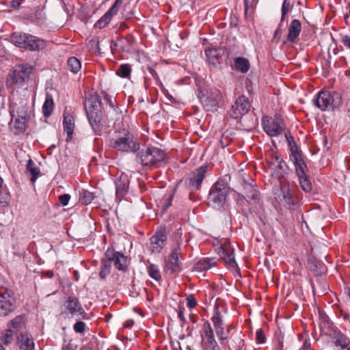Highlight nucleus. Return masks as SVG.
I'll use <instances>...</instances> for the list:
<instances>
[{
  "label": "nucleus",
  "instance_id": "nucleus-49",
  "mask_svg": "<svg viewBox=\"0 0 350 350\" xmlns=\"http://www.w3.org/2000/svg\"><path fill=\"white\" fill-rule=\"evenodd\" d=\"M16 117L21 118V120H28L29 118V113H28V107L26 105H22L21 107H18L16 110Z\"/></svg>",
  "mask_w": 350,
  "mask_h": 350
},
{
  "label": "nucleus",
  "instance_id": "nucleus-1",
  "mask_svg": "<svg viewBox=\"0 0 350 350\" xmlns=\"http://www.w3.org/2000/svg\"><path fill=\"white\" fill-rule=\"evenodd\" d=\"M164 150L154 146L140 149L135 154V161L148 169L160 167L165 164Z\"/></svg>",
  "mask_w": 350,
  "mask_h": 350
},
{
  "label": "nucleus",
  "instance_id": "nucleus-13",
  "mask_svg": "<svg viewBox=\"0 0 350 350\" xmlns=\"http://www.w3.org/2000/svg\"><path fill=\"white\" fill-rule=\"evenodd\" d=\"M269 164L272 168L271 176L280 180V185H281V183H288L284 180L287 165L280 156L272 158L271 161H269Z\"/></svg>",
  "mask_w": 350,
  "mask_h": 350
},
{
  "label": "nucleus",
  "instance_id": "nucleus-20",
  "mask_svg": "<svg viewBox=\"0 0 350 350\" xmlns=\"http://www.w3.org/2000/svg\"><path fill=\"white\" fill-rule=\"evenodd\" d=\"M167 241V235L165 230H157L155 234L150 238V243L152 245V251L153 252H159L165 246Z\"/></svg>",
  "mask_w": 350,
  "mask_h": 350
},
{
  "label": "nucleus",
  "instance_id": "nucleus-52",
  "mask_svg": "<svg viewBox=\"0 0 350 350\" xmlns=\"http://www.w3.org/2000/svg\"><path fill=\"white\" fill-rule=\"evenodd\" d=\"M73 329L76 333L83 334L85 330V323L81 321H77L74 324Z\"/></svg>",
  "mask_w": 350,
  "mask_h": 350
},
{
  "label": "nucleus",
  "instance_id": "nucleus-29",
  "mask_svg": "<svg viewBox=\"0 0 350 350\" xmlns=\"http://www.w3.org/2000/svg\"><path fill=\"white\" fill-rule=\"evenodd\" d=\"M204 334L207 340V344L212 350H219L217 341L215 339L213 331L208 322L204 324Z\"/></svg>",
  "mask_w": 350,
  "mask_h": 350
},
{
  "label": "nucleus",
  "instance_id": "nucleus-40",
  "mask_svg": "<svg viewBox=\"0 0 350 350\" xmlns=\"http://www.w3.org/2000/svg\"><path fill=\"white\" fill-rule=\"evenodd\" d=\"M67 66L68 69L73 73H77L81 68V62L75 57L68 59Z\"/></svg>",
  "mask_w": 350,
  "mask_h": 350
},
{
  "label": "nucleus",
  "instance_id": "nucleus-19",
  "mask_svg": "<svg viewBox=\"0 0 350 350\" xmlns=\"http://www.w3.org/2000/svg\"><path fill=\"white\" fill-rule=\"evenodd\" d=\"M121 5V0H116L112 6L107 12L96 23L95 27L102 29L105 27L111 21L113 16L116 15L119 7Z\"/></svg>",
  "mask_w": 350,
  "mask_h": 350
},
{
  "label": "nucleus",
  "instance_id": "nucleus-10",
  "mask_svg": "<svg viewBox=\"0 0 350 350\" xmlns=\"http://www.w3.org/2000/svg\"><path fill=\"white\" fill-rule=\"evenodd\" d=\"M63 310L62 313L67 317L79 316L80 318L85 319L86 312L83 310L79 299L75 297L69 296L66 298L63 304Z\"/></svg>",
  "mask_w": 350,
  "mask_h": 350
},
{
  "label": "nucleus",
  "instance_id": "nucleus-26",
  "mask_svg": "<svg viewBox=\"0 0 350 350\" xmlns=\"http://www.w3.org/2000/svg\"><path fill=\"white\" fill-rule=\"evenodd\" d=\"M319 327L323 335L327 334L332 328L336 327L323 311H319Z\"/></svg>",
  "mask_w": 350,
  "mask_h": 350
},
{
  "label": "nucleus",
  "instance_id": "nucleus-32",
  "mask_svg": "<svg viewBox=\"0 0 350 350\" xmlns=\"http://www.w3.org/2000/svg\"><path fill=\"white\" fill-rule=\"evenodd\" d=\"M26 33L18 31L14 32L10 36V42L17 47L23 48L27 37Z\"/></svg>",
  "mask_w": 350,
  "mask_h": 350
},
{
  "label": "nucleus",
  "instance_id": "nucleus-7",
  "mask_svg": "<svg viewBox=\"0 0 350 350\" xmlns=\"http://www.w3.org/2000/svg\"><path fill=\"white\" fill-rule=\"evenodd\" d=\"M252 182H247L242 180L241 183V191L237 193L239 200H245L250 205H256L260 202V193L258 189L257 185Z\"/></svg>",
  "mask_w": 350,
  "mask_h": 350
},
{
  "label": "nucleus",
  "instance_id": "nucleus-21",
  "mask_svg": "<svg viewBox=\"0 0 350 350\" xmlns=\"http://www.w3.org/2000/svg\"><path fill=\"white\" fill-rule=\"evenodd\" d=\"M290 159L293 163L297 176L300 175L304 176L307 174L308 169L301 152H295L294 155L290 156Z\"/></svg>",
  "mask_w": 350,
  "mask_h": 350
},
{
  "label": "nucleus",
  "instance_id": "nucleus-56",
  "mask_svg": "<svg viewBox=\"0 0 350 350\" xmlns=\"http://www.w3.org/2000/svg\"><path fill=\"white\" fill-rule=\"evenodd\" d=\"M70 199L69 194L65 193L59 196V201L62 206H66Z\"/></svg>",
  "mask_w": 350,
  "mask_h": 350
},
{
  "label": "nucleus",
  "instance_id": "nucleus-27",
  "mask_svg": "<svg viewBox=\"0 0 350 350\" xmlns=\"http://www.w3.org/2000/svg\"><path fill=\"white\" fill-rule=\"evenodd\" d=\"M116 197L121 200L127 192L129 180L126 177H120L115 180Z\"/></svg>",
  "mask_w": 350,
  "mask_h": 350
},
{
  "label": "nucleus",
  "instance_id": "nucleus-36",
  "mask_svg": "<svg viewBox=\"0 0 350 350\" xmlns=\"http://www.w3.org/2000/svg\"><path fill=\"white\" fill-rule=\"evenodd\" d=\"M215 265L213 258H204L198 262L196 265V269L199 271H207Z\"/></svg>",
  "mask_w": 350,
  "mask_h": 350
},
{
  "label": "nucleus",
  "instance_id": "nucleus-25",
  "mask_svg": "<svg viewBox=\"0 0 350 350\" xmlns=\"http://www.w3.org/2000/svg\"><path fill=\"white\" fill-rule=\"evenodd\" d=\"M301 31V23L297 19H293L288 26V32L286 40L293 43L299 36Z\"/></svg>",
  "mask_w": 350,
  "mask_h": 350
},
{
  "label": "nucleus",
  "instance_id": "nucleus-50",
  "mask_svg": "<svg viewBox=\"0 0 350 350\" xmlns=\"http://www.w3.org/2000/svg\"><path fill=\"white\" fill-rule=\"evenodd\" d=\"M118 252H115L113 248L109 247L104 254V258L102 259L103 261H109V262H112L115 258L116 257Z\"/></svg>",
  "mask_w": 350,
  "mask_h": 350
},
{
  "label": "nucleus",
  "instance_id": "nucleus-35",
  "mask_svg": "<svg viewBox=\"0 0 350 350\" xmlns=\"http://www.w3.org/2000/svg\"><path fill=\"white\" fill-rule=\"evenodd\" d=\"M250 66L249 60L245 57H239L234 59V68L242 73L247 72Z\"/></svg>",
  "mask_w": 350,
  "mask_h": 350
},
{
  "label": "nucleus",
  "instance_id": "nucleus-11",
  "mask_svg": "<svg viewBox=\"0 0 350 350\" xmlns=\"http://www.w3.org/2000/svg\"><path fill=\"white\" fill-rule=\"evenodd\" d=\"M16 308V299L11 291L0 289V316L7 317Z\"/></svg>",
  "mask_w": 350,
  "mask_h": 350
},
{
  "label": "nucleus",
  "instance_id": "nucleus-23",
  "mask_svg": "<svg viewBox=\"0 0 350 350\" xmlns=\"http://www.w3.org/2000/svg\"><path fill=\"white\" fill-rule=\"evenodd\" d=\"M280 189L282 193V198L280 200L281 202L285 207L292 209L295 206V202L289 184L281 183Z\"/></svg>",
  "mask_w": 350,
  "mask_h": 350
},
{
  "label": "nucleus",
  "instance_id": "nucleus-38",
  "mask_svg": "<svg viewBox=\"0 0 350 350\" xmlns=\"http://www.w3.org/2000/svg\"><path fill=\"white\" fill-rule=\"evenodd\" d=\"M298 180L300 187L305 192H310L312 190V186L310 180L309 176L307 174L304 176H298Z\"/></svg>",
  "mask_w": 350,
  "mask_h": 350
},
{
  "label": "nucleus",
  "instance_id": "nucleus-57",
  "mask_svg": "<svg viewBox=\"0 0 350 350\" xmlns=\"http://www.w3.org/2000/svg\"><path fill=\"white\" fill-rule=\"evenodd\" d=\"M197 304V301L193 295H189L187 297V305L189 308H194Z\"/></svg>",
  "mask_w": 350,
  "mask_h": 350
},
{
  "label": "nucleus",
  "instance_id": "nucleus-59",
  "mask_svg": "<svg viewBox=\"0 0 350 350\" xmlns=\"http://www.w3.org/2000/svg\"><path fill=\"white\" fill-rule=\"evenodd\" d=\"M185 308L183 307H180L178 312V318L180 319V320L182 322H185Z\"/></svg>",
  "mask_w": 350,
  "mask_h": 350
},
{
  "label": "nucleus",
  "instance_id": "nucleus-54",
  "mask_svg": "<svg viewBox=\"0 0 350 350\" xmlns=\"http://www.w3.org/2000/svg\"><path fill=\"white\" fill-rule=\"evenodd\" d=\"M256 340L258 343H264L265 342V336L263 331L261 329H258L256 331Z\"/></svg>",
  "mask_w": 350,
  "mask_h": 350
},
{
  "label": "nucleus",
  "instance_id": "nucleus-55",
  "mask_svg": "<svg viewBox=\"0 0 350 350\" xmlns=\"http://www.w3.org/2000/svg\"><path fill=\"white\" fill-rule=\"evenodd\" d=\"M255 0H244L245 14H247L250 9L254 7Z\"/></svg>",
  "mask_w": 350,
  "mask_h": 350
},
{
  "label": "nucleus",
  "instance_id": "nucleus-2",
  "mask_svg": "<svg viewBox=\"0 0 350 350\" xmlns=\"http://www.w3.org/2000/svg\"><path fill=\"white\" fill-rule=\"evenodd\" d=\"M230 179V174H225L211 187L208 196V206L216 209L224 207L229 193Z\"/></svg>",
  "mask_w": 350,
  "mask_h": 350
},
{
  "label": "nucleus",
  "instance_id": "nucleus-37",
  "mask_svg": "<svg viewBox=\"0 0 350 350\" xmlns=\"http://www.w3.org/2000/svg\"><path fill=\"white\" fill-rule=\"evenodd\" d=\"M310 269L315 275H321L325 273V266L321 262L316 260L309 261Z\"/></svg>",
  "mask_w": 350,
  "mask_h": 350
},
{
  "label": "nucleus",
  "instance_id": "nucleus-46",
  "mask_svg": "<svg viewBox=\"0 0 350 350\" xmlns=\"http://www.w3.org/2000/svg\"><path fill=\"white\" fill-rule=\"evenodd\" d=\"M131 68L129 64H121L116 70V74L122 78H127L130 76Z\"/></svg>",
  "mask_w": 350,
  "mask_h": 350
},
{
  "label": "nucleus",
  "instance_id": "nucleus-3",
  "mask_svg": "<svg viewBox=\"0 0 350 350\" xmlns=\"http://www.w3.org/2000/svg\"><path fill=\"white\" fill-rule=\"evenodd\" d=\"M100 103L101 99L97 94L90 95L84 103L88 122L96 135H100L103 128L101 122Z\"/></svg>",
  "mask_w": 350,
  "mask_h": 350
},
{
  "label": "nucleus",
  "instance_id": "nucleus-12",
  "mask_svg": "<svg viewBox=\"0 0 350 350\" xmlns=\"http://www.w3.org/2000/svg\"><path fill=\"white\" fill-rule=\"evenodd\" d=\"M250 109V103L245 96H239L232 105L228 113L234 119L242 118L248 113Z\"/></svg>",
  "mask_w": 350,
  "mask_h": 350
},
{
  "label": "nucleus",
  "instance_id": "nucleus-45",
  "mask_svg": "<svg viewBox=\"0 0 350 350\" xmlns=\"http://www.w3.org/2000/svg\"><path fill=\"white\" fill-rule=\"evenodd\" d=\"M88 48L89 49V50L94 53V54H100V46H99V41H98V39L97 38H94L92 39H91L90 40H89L88 44Z\"/></svg>",
  "mask_w": 350,
  "mask_h": 350
},
{
  "label": "nucleus",
  "instance_id": "nucleus-43",
  "mask_svg": "<svg viewBox=\"0 0 350 350\" xmlns=\"http://www.w3.org/2000/svg\"><path fill=\"white\" fill-rule=\"evenodd\" d=\"M14 334L15 332L12 329L8 328L2 333L0 340L4 345H8L13 341Z\"/></svg>",
  "mask_w": 350,
  "mask_h": 350
},
{
  "label": "nucleus",
  "instance_id": "nucleus-34",
  "mask_svg": "<svg viewBox=\"0 0 350 350\" xmlns=\"http://www.w3.org/2000/svg\"><path fill=\"white\" fill-rule=\"evenodd\" d=\"M26 172L31 175L30 180L31 182H35L40 174L39 167L36 166V163L31 159L27 161Z\"/></svg>",
  "mask_w": 350,
  "mask_h": 350
},
{
  "label": "nucleus",
  "instance_id": "nucleus-8",
  "mask_svg": "<svg viewBox=\"0 0 350 350\" xmlns=\"http://www.w3.org/2000/svg\"><path fill=\"white\" fill-rule=\"evenodd\" d=\"M265 132L269 136H278L284 129V123L280 115L276 113L273 118L265 116L262 119Z\"/></svg>",
  "mask_w": 350,
  "mask_h": 350
},
{
  "label": "nucleus",
  "instance_id": "nucleus-22",
  "mask_svg": "<svg viewBox=\"0 0 350 350\" xmlns=\"http://www.w3.org/2000/svg\"><path fill=\"white\" fill-rule=\"evenodd\" d=\"M17 342L20 345V350H35V343L32 336L27 332H21L16 337Z\"/></svg>",
  "mask_w": 350,
  "mask_h": 350
},
{
  "label": "nucleus",
  "instance_id": "nucleus-64",
  "mask_svg": "<svg viewBox=\"0 0 350 350\" xmlns=\"http://www.w3.org/2000/svg\"><path fill=\"white\" fill-rule=\"evenodd\" d=\"M63 350H74L70 345H66Z\"/></svg>",
  "mask_w": 350,
  "mask_h": 350
},
{
  "label": "nucleus",
  "instance_id": "nucleus-17",
  "mask_svg": "<svg viewBox=\"0 0 350 350\" xmlns=\"http://www.w3.org/2000/svg\"><path fill=\"white\" fill-rule=\"evenodd\" d=\"M217 254L224 261L228 269H230L232 271L237 269L238 266L234 259L233 249H232L230 246L220 247L217 248Z\"/></svg>",
  "mask_w": 350,
  "mask_h": 350
},
{
  "label": "nucleus",
  "instance_id": "nucleus-28",
  "mask_svg": "<svg viewBox=\"0 0 350 350\" xmlns=\"http://www.w3.org/2000/svg\"><path fill=\"white\" fill-rule=\"evenodd\" d=\"M64 130L67 134V141L70 140L75 129V120L72 116L69 113H64L63 120Z\"/></svg>",
  "mask_w": 350,
  "mask_h": 350
},
{
  "label": "nucleus",
  "instance_id": "nucleus-31",
  "mask_svg": "<svg viewBox=\"0 0 350 350\" xmlns=\"http://www.w3.org/2000/svg\"><path fill=\"white\" fill-rule=\"evenodd\" d=\"M12 116V123L13 124L14 128L16 130L14 132L15 135L23 133L25 131L27 120H21L19 118L15 117V114L13 111H10Z\"/></svg>",
  "mask_w": 350,
  "mask_h": 350
},
{
  "label": "nucleus",
  "instance_id": "nucleus-16",
  "mask_svg": "<svg viewBox=\"0 0 350 350\" xmlns=\"http://www.w3.org/2000/svg\"><path fill=\"white\" fill-rule=\"evenodd\" d=\"M333 340L336 347H338L341 350H350V338L342 333L337 327L332 328L327 334Z\"/></svg>",
  "mask_w": 350,
  "mask_h": 350
},
{
  "label": "nucleus",
  "instance_id": "nucleus-62",
  "mask_svg": "<svg viewBox=\"0 0 350 350\" xmlns=\"http://www.w3.org/2000/svg\"><path fill=\"white\" fill-rule=\"evenodd\" d=\"M42 274L44 276L48 278H52L53 276V272L52 271H46L42 272Z\"/></svg>",
  "mask_w": 350,
  "mask_h": 350
},
{
  "label": "nucleus",
  "instance_id": "nucleus-63",
  "mask_svg": "<svg viewBox=\"0 0 350 350\" xmlns=\"http://www.w3.org/2000/svg\"><path fill=\"white\" fill-rule=\"evenodd\" d=\"M164 94H165L167 98L171 102H175V99L169 94L167 90H165Z\"/></svg>",
  "mask_w": 350,
  "mask_h": 350
},
{
  "label": "nucleus",
  "instance_id": "nucleus-47",
  "mask_svg": "<svg viewBox=\"0 0 350 350\" xmlns=\"http://www.w3.org/2000/svg\"><path fill=\"white\" fill-rule=\"evenodd\" d=\"M293 7V5H292L291 3L290 0H284L282 5V8H281V13H282V16H281V19H280L281 23H282L284 22V21L285 19V16L289 12L290 9H292Z\"/></svg>",
  "mask_w": 350,
  "mask_h": 350
},
{
  "label": "nucleus",
  "instance_id": "nucleus-48",
  "mask_svg": "<svg viewBox=\"0 0 350 350\" xmlns=\"http://www.w3.org/2000/svg\"><path fill=\"white\" fill-rule=\"evenodd\" d=\"M211 320L213 323V326L215 331L223 327V321L221 319V315L218 310L215 312L214 315L211 318Z\"/></svg>",
  "mask_w": 350,
  "mask_h": 350
},
{
  "label": "nucleus",
  "instance_id": "nucleus-24",
  "mask_svg": "<svg viewBox=\"0 0 350 350\" xmlns=\"http://www.w3.org/2000/svg\"><path fill=\"white\" fill-rule=\"evenodd\" d=\"M27 317L22 314L15 317L8 323V327L12 329L14 332H19L26 327Z\"/></svg>",
  "mask_w": 350,
  "mask_h": 350
},
{
  "label": "nucleus",
  "instance_id": "nucleus-60",
  "mask_svg": "<svg viewBox=\"0 0 350 350\" xmlns=\"http://www.w3.org/2000/svg\"><path fill=\"white\" fill-rule=\"evenodd\" d=\"M104 100H105L106 103L108 104L111 109H114V105H113L112 99L110 96H109L107 94H105L104 96Z\"/></svg>",
  "mask_w": 350,
  "mask_h": 350
},
{
  "label": "nucleus",
  "instance_id": "nucleus-5",
  "mask_svg": "<svg viewBox=\"0 0 350 350\" xmlns=\"http://www.w3.org/2000/svg\"><path fill=\"white\" fill-rule=\"evenodd\" d=\"M111 146L118 150L135 154L140 148L139 143L136 141L133 134L128 131L119 133L116 139H111Z\"/></svg>",
  "mask_w": 350,
  "mask_h": 350
},
{
  "label": "nucleus",
  "instance_id": "nucleus-4",
  "mask_svg": "<svg viewBox=\"0 0 350 350\" xmlns=\"http://www.w3.org/2000/svg\"><path fill=\"white\" fill-rule=\"evenodd\" d=\"M313 104L322 111L334 110L342 104L340 95L335 92L320 91L312 100Z\"/></svg>",
  "mask_w": 350,
  "mask_h": 350
},
{
  "label": "nucleus",
  "instance_id": "nucleus-53",
  "mask_svg": "<svg viewBox=\"0 0 350 350\" xmlns=\"http://www.w3.org/2000/svg\"><path fill=\"white\" fill-rule=\"evenodd\" d=\"M174 198V193H171L167 198L164 200V202L162 205L161 211L162 212H165L167 209L172 205V201Z\"/></svg>",
  "mask_w": 350,
  "mask_h": 350
},
{
  "label": "nucleus",
  "instance_id": "nucleus-30",
  "mask_svg": "<svg viewBox=\"0 0 350 350\" xmlns=\"http://www.w3.org/2000/svg\"><path fill=\"white\" fill-rule=\"evenodd\" d=\"M114 266L119 271H125L127 269L129 261L128 258L122 253L117 252L116 257L113 261Z\"/></svg>",
  "mask_w": 350,
  "mask_h": 350
},
{
  "label": "nucleus",
  "instance_id": "nucleus-39",
  "mask_svg": "<svg viewBox=\"0 0 350 350\" xmlns=\"http://www.w3.org/2000/svg\"><path fill=\"white\" fill-rule=\"evenodd\" d=\"M95 195L86 189H83L79 193V200L85 205H88L94 199Z\"/></svg>",
  "mask_w": 350,
  "mask_h": 350
},
{
  "label": "nucleus",
  "instance_id": "nucleus-44",
  "mask_svg": "<svg viewBox=\"0 0 350 350\" xmlns=\"http://www.w3.org/2000/svg\"><path fill=\"white\" fill-rule=\"evenodd\" d=\"M111 263L109 261L101 260V267L99 273V277L101 280H105L106 277L111 272Z\"/></svg>",
  "mask_w": 350,
  "mask_h": 350
},
{
  "label": "nucleus",
  "instance_id": "nucleus-51",
  "mask_svg": "<svg viewBox=\"0 0 350 350\" xmlns=\"http://www.w3.org/2000/svg\"><path fill=\"white\" fill-rule=\"evenodd\" d=\"M216 335L218 337L219 340H220L221 345L223 346H226V341L228 338V335L227 334L226 332H224V327H221L219 329H217L215 331Z\"/></svg>",
  "mask_w": 350,
  "mask_h": 350
},
{
  "label": "nucleus",
  "instance_id": "nucleus-33",
  "mask_svg": "<svg viewBox=\"0 0 350 350\" xmlns=\"http://www.w3.org/2000/svg\"><path fill=\"white\" fill-rule=\"evenodd\" d=\"M53 108H54V102H53V96L51 94L47 93L46 94L45 101L42 106V113H43V115L44 116V117H46V118L49 117L53 113Z\"/></svg>",
  "mask_w": 350,
  "mask_h": 350
},
{
  "label": "nucleus",
  "instance_id": "nucleus-41",
  "mask_svg": "<svg viewBox=\"0 0 350 350\" xmlns=\"http://www.w3.org/2000/svg\"><path fill=\"white\" fill-rule=\"evenodd\" d=\"M285 137L290 148L291 154L290 156L294 155L295 152H301L299 150L298 147L296 144L294 137L292 136L290 132L285 133Z\"/></svg>",
  "mask_w": 350,
  "mask_h": 350
},
{
  "label": "nucleus",
  "instance_id": "nucleus-15",
  "mask_svg": "<svg viewBox=\"0 0 350 350\" xmlns=\"http://www.w3.org/2000/svg\"><path fill=\"white\" fill-rule=\"evenodd\" d=\"M180 254V248L177 247L174 248L168 257V260L166 262L164 269L168 274L172 275L175 273L180 272L182 269V262L179 259Z\"/></svg>",
  "mask_w": 350,
  "mask_h": 350
},
{
  "label": "nucleus",
  "instance_id": "nucleus-14",
  "mask_svg": "<svg viewBox=\"0 0 350 350\" xmlns=\"http://www.w3.org/2000/svg\"><path fill=\"white\" fill-rule=\"evenodd\" d=\"M207 168L206 165H202L193 171L185 180L187 187L192 190L199 189L205 177Z\"/></svg>",
  "mask_w": 350,
  "mask_h": 350
},
{
  "label": "nucleus",
  "instance_id": "nucleus-42",
  "mask_svg": "<svg viewBox=\"0 0 350 350\" xmlns=\"http://www.w3.org/2000/svg\"><path fill=\"white\" fill-rule=\"evenodd\" d=\"M148 275L157 282L161 280V275L158 267L154 264H150L147 267Z\"/></svg>",
  "mask_w": 350,
  "mask_h": 350
},
{
  "label": "nucleus",
  "instance_id": "nucleus-61",
  "mask_svg": "<svg viewBox=\"0 0 350 350\" xmlns=\"http://www.w3.org/2000/svg\"><path fill=\"white\" fill-rule=\"evenodd\" d=\"M21 4V0H13L11 2V7L14 9H17Z\"/></svg>",
  "mask_w": 350,
  "mask_h": 350
},
{
  "label": "nucleus",
  "instance_id": "nucleus-58",
  "mask_svg": "<svg viewBox=\"0 0 350 350\" xmlns=\"http://www.w3.org/2000/svg\"><path fill=\"white\" fill-rule=\"evenodd\" d=\"M341 42L350 50V36L346 35L341 38Z\"/></svg>",
  "mask_w": 350,
  "mask_h": 350
},
{
  "label": "nucleus",
  "instance_id": "nucleus-18",
  "mask_svg": "<svg viewBox=\"0 0 350 350\" xmlns=\"http://www.w3.org/2000/svg\"><path fill=\"white\" fill-rule=\"evenodd\" d=\"M46 47L44 39L27 33L23 49L30 51H39Z\"/></svg>",
  "mask_w": 350,
  "mask_h": 350
},
{
  "label": "nucleus",
  "instance_id": "nucleus-6",
  "mask_svg": "<svg viewBox=\"0 0 350 350\" xmlns=\"http://www.w3.org/2000/svg\"><path fill=\"white\" fill-rule=\"evenodd\" d=\"M199 95L200 102L206 111L215 112L219 107L220 103L223 100L221 91L215 88H211L205 92H200Z\"/></svg>",
  "mask_w": 350,
  "mask_h": 350
},
{
  "label": "nucleus",
  "instance_id": "nucleus-9",
  "mask_svg": "<svg viewBox=\"0 0 350 350\" xmlns=\"http://www.w3.org/2000/svg\"><path fill=\"white\" fill-rule=\"evenodd\" d=\"M32 70L33 67L28 64L16 66L9 73L8 78L6 81V85L10 87L14 83H23L29 78Z\"/></svg>",
  "mask_w": 350,
  "mask_h": 350
}]
</instances>
